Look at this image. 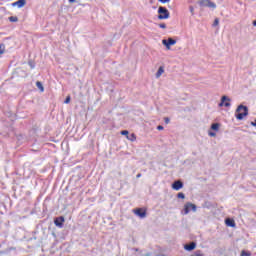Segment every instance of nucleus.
<instances>
[{
    "instance_id": "obj_1",
    "label": "nucleus",
    "mask_w": 256,
    "mask_h": 256,
    "mask_svg": "<svg viewBox=\"0 0 256 256\" xmlns=\"http://www.w3.org/2000/svg\"><path fill=\"white\" fill-rule=\"evenodd\" d=\"M248 115L249 109L247 108V106L239 105L236 109V119H238V121H241L244 117H247Z\"/></svg>"
},
{
    "instance_id": "obj_2",
    "label": "nucleus",
    "mask_w": 256,
    "mask_h": 256,
    "mask_svg": "<svg viewBox=\"0 0 256 256\" xmlns=\"http://www.w3.org/2000/svg\"><path fill=\"white\" fill-rule=\"evenodd\" d=\"M158 19L160 21H163V19H169L170 17V13H169V10L163 6H160L158 8Z\"/></svg>"
},
{
    "instance_id": "obj_3",
    "label": "nucleus",
    "mask_w": 256,
    "mask_h": 256,
    "mask_svg": "<svg viewBox=\"0 0 256 256\" xmlns=\"http://www.w3.org/2000/svg\"><path fill=\"white\" fill-rule=\"evenodd\" d=\"M190 211H197V206L191 202H188L184 205V214L188 215Z\"/></svg>"
},
{
    "instance_id": "obj_4",
    "label": "nucleus",
    "mask_w": 256,
    "mask_h": 256,
    "mask_svg": "<svg viewBox=\"0 0 256 256\" xmlns=\"http://www.w3.org/2000/svg\"><path fill=\"white\" fill-rule=\"evenodd\" d=\"M133 213H135L137 217H140V219H145V217H147V210L144 208H136L133 210Z\"/></svg>"
},
{
    "instance_id": "obj_5",
    "label": "nucleus",
    "mask_w": 256,
    "mask_h": 256,
    "mask_svg": "<svg viewBox=\"0 0 256 256\" xmlns=\"http://www.w3.org/2000/svg\"><path fill=\"white\" fill-rule=\"evenodd\" d=\"M200 7H210L211 9H215L217 5L210 0H200L199 2Z\"/></svg>"
},
{
    "instance_id": "obj_6",
    "label": "nucleus",
    "mask_w": 256,
    "mask_h": 256,
    "mask_svg": "<svg viewBox=\"0 0 256 256\" xmlns=\"http://www.w3.org/2000/svg\"><path fill=\"white\" fill-rule=\"evenodd\" d=\"M64 223H65V217L63 216L57 217L54 220V224L56 225V227H59L60 229L63 227Z\"/></svg>"
},
{
    "instance_id": "obj_7",
    "label": "nucleus",
    "mask_w": 256,
    "mask_h": 256,
    "mask_svg": "<svg viewBox=\"0 0 256 256\" xmlns=\"http://www.w3.org/2000/svg\"><path fill=\"white\" fill-rule=\"evenodd\" d=\"M229 101H231V99L227 98V96H223L221 99V102L219 104V107H231V103H229Z\"/></svg>"
},
{
    "instance_id": "obj_8",
    "label": "nucleus",
    "mask_w": 256,
    "mask_h": 256,
    "mask_svg": "<svg viewBox=\"0 0 256 256\" xmlns=\"http://www.w3.org/2000/svg\"><path fill=\"white\" fill-rule=\"evenodd\" d=\"M162 43L165 45V47H167V49H170L171 45H175L177 41L173 38H169L168 40H163Z\"/></svg>"
},
{
    "instance_id": "obj_9",
    "label": "nucleus",
    "mask_w": 256,
    "mask_h": 256,
    "mask_svg": "<svg viewBox=\"0 0 256 256\" xmlns=\"http://www.w3.org/2000/svg\"><path fill=\"white\" fill-rule=\"evenodd\" d=\"M172 189L174 191H179L180 189H183V182L181 180H177L172 184Z\"/></svg>"
},
{
    "instance_id": "obj_10",
    "label": "nucleus",
    "mask_w": 256,
    "mask_h": 256,
    "mask_svg": "<svg viewBox=\"0 0 256 256\" xmlns=\"http://www.w3.org/2000/svg\"><path fill=\"white\" fill-rule=\"evenodd\" d=\"M195 247H197V244L195 242H191L190 244H186L184 246V249L186 251H193V249H195Z\"/></svg>"
},
{
    "instance_id": "obj_11",
    "label": "nucleus",
    "mask_w": 256,
    "mask_h": 256,
    "mask_svg": "<svg viewBox=\"0 0 256 256\" xmlns=\"http://www.w3.org/2000/svg\"><path fill=\"white\" fill-rule=\"evenodd\" d=\"M27 3L26 0H18L16 2H14L12 5L13 7H15V5H17V7H25V4Z\"/></svg>"
},
{
    "instance_id": "obj_12",
    "label": "nucleus",
    "mask_w": 256,
    "mask_h": 256,
    "mask_svg": "<svg viewBox=\"0 0 256 256\" xmlns=\"http://www.w3.org/2000/svg\"><path fill=\"white\" fill-rule=\"evenodd\" d=\"M225 223L228 227H235V220L231 219V218H227L225 220Z\"/></svg>"
},
{
    "instance_id": "obj_13",
    "label": "nucleus",
    "mask_w": 256,
    "mask_h": 256,
    "mask_svg": "<svg viewBox=\"0 0 256 256\" xmlns=\"http://www.w3.org/2000/svg\"><path fill=\"white\" fill-rule=\"evenodd\" d=\"M164 73H165V69L163 68V66H160L156 73V78L159 79V77H161V75Z\"/></svg>"
},
{
    "instance_id": "obj_14",
    "label": "nucleus",
    "mask_w": 256,
    "mask_h": 256,
    "mask_svg": "<svg viewBox=\"0 0 256 256\" xmlns=\"http://www.w3.org/2000/svg\"><path fill=\"white\" fill-rule=\"evenodd\" d=\"M128 141H131L132 143L137 141V136L135 133H132L130 136H127Z\"/></svg>"
},
{
    "instance_id": "obj_15",
    "label": "nucleus",
    "mask_w": 256,
    "mask_h": 256,
    "mask_svg": "<svg viewBox=\"0 0 256 256\" xmlns=\"http://www.w3.org/2000/svg\"><path fill=\"white\" fill-rule=\"evenodd\" d=\"M36 87H38V89H40L42 93L43 91H45V88L43 87V84L40 81L36 82Z\"/></svg>"
},
{
    "instance_id": "obj_16",
    "label": "nucleus",
    "mask_w": 256,
    "mask_h": 256,
    "mask_svg": "<svg viewBox=\"0 0 256 256\" xmlns=\"http://www.w3.org/2000/svg\"><path fill=\"white\" fill-rule=\"evenodd\" d=\"M211 129L213 131H219V123H214L211 125Z\"/></svg>"
},
{
    "instance_id": "obj_17",
    "label": "nucleus",
    "mask_w": 256,
    "mask_h": 256,
    "mask_svg": "<svg viewBox=\"0 0 256 256\" xmlns=\"http://www.w3.org/2000/svg\"><path fill=\"white\" fill-rule=\"evenodd\" d=\"M9 21H11L12 23H17V21H19V19L15 16H11V17H9Z\"/></svg>"
},
{
    "instance_id": "obj_18",
    "label": "nucleus",
    "mask_w": 256,
    "mask_h": 256,
    "mask_svg": "<svg viewBox=\"0 0 256 256\" xmlns=\"http://www.w3.org/2000/svg\"><path fill=\"white\" fill-rule=\"evenodd\" d=\"M191 256H203V253L201 252V250H197L193 254H191Z\"/></svg>"
},
{
    "instance_id": "obj_19",
    "label": "nucleus",
    "mask_w": 256,
    "mask_h": 256,
    "mask_svg": "<svg viewBox=\"0 0 256 256\" xmlns=\"http://www.w3.org/2000/svg\"><path fill=\"white\" fill-rule=\"evenodd\" d=\"M3 53H5V45L1 44L0 45V55H3Z\"/></svg>"
},
{
    "instance_id": "obj_20",
    "label": "nucleus",
    "mask_w": 256,
    "mask_h": 256,
    "mask_svg": "<svg viewBox=\"0 0 256 256\" xmlns=\"http://www.w3.org/2000/svg\"><path fill=\"white\" fill-rule=\"evenodd\" d=\"M178 199H185V194L183 192H179L177 194Z\"/></svg>"
},
{
    "instance_id": "obj_21",
    "label": "nucleus",
    "mask_w": 256,
    "mask_h": 256,
    "mask_svg": "<svg viewBox=\"0 0 256 256\" xmlns=\"http://www.w3.org/2000/svg\"><path fill=\"white\" fill-rule=\"evenodd\" d=\"M241 256H251V252H247L245 250H242Z\"/></svg>"
},
{
    "instance_id": "obj_22",
    "label": "nucleus",
    "mask_w": 256,
    "mask_h": 256,
    "mask_svg": "<svg viewBox=\"0 0 256 256\" xmlns=\"http://www.w3.org/2000/svg\"><path fill=\"white\" fill-rule=\"evenodd\" d=\"M120 133H121V135H125L126 138L129 137V131H127V130H122Z\"/></svg>"
},
{
    "instance_id": "obj_23",
    "label": "nucleus",
    "mask_w": 256,
    "mask_h": 256,
    "mask_svg": "<svg viewBox=\"0 0 256 256\" xmlns=\"http://www.w3.org/2000/svg\"><path fill=\"white\" fill-rule=\"evenodd\" d=\"M64 103H66V104L71 103V96H67Z\"/></svg>"
},
{
    "instance_id": "obj_24",
    "label": "nucleus",
    "mask_w": 256,
    "mask_h": 256,
    "mask_svg": "<svg viewBox=\"0 0 256 256\" xmlns=\"http://www.w3.org/2000/svg\"><path fill=\"white\" fill-rule=\"evenodd\" d=\"M160 29H167V25L165 23L159 24Z\"/></svg>"
},
{
    "instance_id": "obj_25",
    "label": "nucleus",
    "mask_w": 256,
    "mask_h": 256,
    "mask_svg": "<svg viewBox=\"0 0 256 256\" xmlns=\"http://www.w3.org/2000/svg\"><path fill=\"white\" fill-rule=\"evenodd\" d=\"M217 25H219V18H216L214 20V27H217Z\"/></svg>"
},
{
    "instance_id": "obj_26",
    "label": "nucleus",
    "mask_w": 256,
    "mask_h": 256,
    "mask_svg": "<svg viewBox=\"0 0 256 256\" xmlns=\"http://www.w3.org/2000/svg\"><path fill=\"white\" fill-rule=\"evenodd\" d=\"M170 121L171 120L169 118H164V122L166 123V125H169Z\"/></svg>"
},
{
    "instance_id": "obj_27",
    "label": "nucleus",
    "mask_w": 256,
    "mask_h": 256,
    "mask_svg": "<svg viewBox=\"0 0 256 256\" xmlns=\"http://www.w3.org/2000/svg\"><path fill=\"white\" fill-rule=\"evenodd\" d=\"M157 130L158 131H163V126H161V125L157 126Z\"/></svg>"
},
{
    "instance_id": "obj_28",
    "label": "nucleus",
    "mask_w": 256,
    "mask_h": 256,
    "mask_svg": "<svg viewBox=\"0 0 256 256\" xmlns=\"http://www.w3.org/2000/svg\"><path fill=\"white\" fill-rule=\"evenodd\" d=\"M210 137H215L217 134L214 132H209Z\"/></svg>"
},
{
    "instance_id": "obj_29",
    "label": "nucleus",
    "mask_w": 256,
    "mask_h": 256,
    "mask_svg": "<svg viewBox=\"0 0 256 256\" xmlns=\"http://www.w3.org/2000/svg\"><path fill=\"white\" fill-rule=\"evenodd\" d=\"M160 1V3H169V1H171V0H159Z\"/></svg>"
},
{
    "instance_id": "obj_30",
    "label": "nucleus",
    "mask_w": 256,
    "mask_h": 256,
    "mask_svg": "<svg viewBox=\"0 0 256 256\" xmlns=\"http://www.w3.org/2000/svg\"><path fill=\"white\" fill-rule=\"evenodd\" d=\"M250 125H252V127H256V119L255 122H251Z\"/></svg>"
},
{
    "instance_id": "obj_31",
    "label": "nucleus",
    "mask_w": 256,
    "mask_h": 256,
    "mask_svg": "<svg viewBox=\"0 0 256 256\" xmlns=\"http://www.w3.org/2000/svg\"><path fill=\"white\" fill-rule=\"evenodd\" d=\"M253 26L256 27V20L253 21Z\"/></svg>"
},
{
    "instance_id": "obj_32",
    "label": "nucleus",
    "mask_w": 256,
    "mask_h": 256,
    "mask_svg": "<svg viewBox=\"0 0 256 256\" xmlns=\"http://www.w3.org/2000/svg\"><path fill=\"white\" fill-rule=\"evenodd\" d=\"M136 177H137V179H139V177H141V173L137 174Z\"/></svg>"
},
{
    "instance_id": "obj_33",
    "label": "nucleus",
    "mask_w": 256,
    "mask_h": 256,
    "mask_svg": "<svg viewBox=\"0 0 256 256\" xmlns=\"http://www.w3.org/2000/svg\"><path fill=\"white\" fill-rule=\"evenodd\" d=\"M69 3H75V0H69Z\"/></svg>"
}]
</instances>
